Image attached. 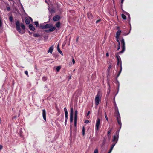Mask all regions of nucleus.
Segmentation results:
<instances>
[{
	"label": "nucleus",
	"mask_w": 153,
	"mask_h": 153,
	"mask_svg": "<svg viewBox=\"0 0 153 153\" xmlns=\"http://www.w3.org/2000/svg\"><path fill=\"white\" fill-rule=\"evenodd\" d=\"M2 25V22L0 19V26H1Z\"/></svg>",
	"instance_id": "obj_43"
},
{
	"label": "nucleus",
	"mask_w": 153,
	"mask_h": 153,
	"mask_svg": "<svg viewBox=\"0 0 153 153\" xmlns=\"http://www.w3.org/2000/svg\"><path fill=\"white\" fill-rule=\"evenodd\" d=\"M116 144H115V143H113L111 146V148H110V149L111 150H112L113 149V148L114 147V146H115V145Z\"/></svg>",
	"instance_id": "obj_29"
},
{
	"label": "nucleus",
	"mask_w": 153,
	"mask_h": 153,
	"mask_svg": "<svg viewBox=\"0 0 153 153\" xmlns=\"http://www.w3.org/2000/svg\"><path fill=\"white\" fill-rule=\"evenodd\" d=\"M57 50H58V52H59V53H60L62 55H63V54L62 53V51L60 50L59 46H58V47H57Z\"/></svg>",
	"instance_id": "obj_21"
},
{
	"label": "nucleus",
	"mask_w": 153,
	"mask_h": 153,
	"mask_svg": "<svg viewBox=\"0 0 153 153\" xmlns=\"http://www.w3.org/2000/svg\"><path fill=\"white\" fill-rule=\"evenodd\" d=\"M45 22L44 23L40 24L39 25V27L42 29H45Z\"/></svg>",
	"instance_id": "obj_10"
},
{
	"label": "nucleus",
	"mask_w": 153,
	"mask_h": 153,
	"mask_svg": "<svg viewBox=\"0 0 153 153\" xmlns=\"http://www.w3.org/2000/svg\"><path fill=\"white\" fill-rule=\"evenodd\" d=\"M87 16L89 19H92V15L90 13H88Z\"/></svg>",
	"instance_id": "obj_18"
},
{
	"label": "nucleus",
	"mask_w": 153,
	"mask_h": 153,
	"mask_svg": "<svg viewBox=\"0 0 153 153\" xmlns=\"http://www.w3.org/2000/svg\"><path fill=\"white\" fill-rule=\"evenodd\" d=\"M73 109L71 107L70 109V121L71 123H72L73 120Z\"/></svg>",
	"instance_id": "obj_5"
},
{
	"label": "nucleus",
	"mask_w": 153,
	"mask_h": 153,
	"mask_svg": "<svg viewBox=\"0 0 153 153\" xmlns=\"http://www.w3.org/2000/svg\"><path fill=\"white\" fill-rule=\"evenodd\" d=\"M29 29L32 31H34L35 30V28L33 25L32 24H30L29 25Z\"/></svg>",
	"instance_id": "obj_14"
},
{
	"label": "nucleus",
	"mask_w": 153,
	"mask_h": 153,
	"mask_svg": "<svg viewBox=\"0 0 153 153\" xmlns=\"http://www.w3.org/2000/svg\"><path fill=\"white\" fill-rule=\"evenodd\" d=\"M60 19V17L59 16L56 15L53 17V20L55 21H56L59 20Z\"/></svg>",
	"instance_id": "obj_9"
},
{
	"label": "nucleus",
	"mask_w": 153,
	"mask_h": 153,
	"mask_svg": "<svg viewBox=\"0 0 153 153\" xmlns=\"http://www.w3.org/2000/svg\"><path fill=\"white\" fill-rule=\"evenodd\" d=\"M103 143H104H104H105V142L104 141H103Z\"/></svg>",
	"instance_id": "obj_60"
},
{
	"label": "nucleus",
	"mask_w": 153,
	"mask_h": 153,
	"mask_svg": "<svg viewBox=\"0 0 153 153\" xmlns=\"http://www.w3.org/2000/svg\"><path fill=\"white\" fill-rule=\"evenodd\" d=\"M56 29V27L54 26H52L50 28L49 31L50 32H52L55 30Z\"/></svg>",
	"instance_id": "obj_13"
},
{
	"label": "nucleus",
	"mask_w": 153,
	"mask_h": 153,
	"mask_svg": "<svg viewBox=\"0 0 153 153\" xmlns=\"http://www.w3.org/2000/svg\"><path fill=\"white\" fill-rule=\"evenodd\" d=\"M117 110H118V109ZM116 117L118 124L120 125V130L121 129V127L122 123L121 121L120 116L118 111H117V114L116 116Z\"/></svg>",
	"instance_id": "obj_3"
},
{
	"label": "nucleus",
	"mask_w": 153,
	"mask_h": 153,
	"mask_svg": "<svg viewBox=\"0 0 153 153\" xmlns=\"http://www.w3.org/2000/svg\"><path fill=\"white\" fill-rule=\"evenodd\" d=\"M111 129H110V130L108 131V134H110L111 132Z\"/></svg>",
	"instance_id": "obj_40"
},
{
	"label": "nucleus",
	"mask_w": 153,
	"mask_h": 153,
	"mask_svg": "<svg viewBox=\"0 0 153 153\" xmlns=\"http://www.w3.org/2000/svg\"><path fill=\"white\" fill-rule=\"evenodd\" d=\"M85 123H88L89 122V121L88 120H86L85 121Z\"/></svg>",
	"instance_id": "obj_41"
},
{
	"label": "nucleus",
	"mask_w": 153,
	"mask_h": 153,
	"mask_svg": "<svg viewBox=\"0 0 153 153\" xmlns=\"http://www.w3.org/2000/svg\"><path fill=\"white\" fill-rule=\"evenodd\" d=\"M20 26L21 28L25 30V26L24 24H23L22 23H21L20 24Z\"/></svg>",
	"instance_id": "obj_26"
},
{
	"label": "nucleus",
	"mask_w": 153,
	"mask_h": 153,
	"mask_svg": "<svg viewBox=\"0 0 153 153\" xmlns=\"http://www.w3.org/2000/svg\"><path fill=\"white\" fill-rule=\"evenodd\" d=\"M19 2H20V0H18Z\"/></svg>",
	"instance_id": "obj_62"
},
{
	"label": "nucleus",
	"mask_w": 153,
	"mask_h": 153,
	"mask_svg": "<svg viewBox=\"0 0 153 153\" xmlns=\"http://www.w3.org/2000/svg\"><path fill=\"white\" fill-rule=\"evenodd\" d=\"M67 120L65 119V125H66V123H67Z\"/></svg>",
	"instance_id": "obj_42"
},
{
	"label": "nucleus",
	"mask_w": 153,
	"mask_h": 153,
	"mask_svg": "<svg viewBox=\"0 0 153 153\" xmlns=\"http://www.w3.org/2000/svg\"><path fill=\"white\" fill-rule=\"evenodd\" d=\"M10 7H7V10L8 11H10Z\"/></svg>",
	"instance_id": "obj_46"
},
{
	"label": "nucleus",
	"mask_w": 153,
	"mask_h": 153,
	"mask_svg": "<svg viewBox=\"0 0 153 153\" xmlns=\"http://www.w3.org/2000/svg\"><path fill=\"white\" fill-rule=\"evenodd\" d=\"M121 17H122V18L124 20L126 19V16L125 15H124L123 14H122Z\"/></svg>",
	"instance_id": "obj_23"
},
{
	"label": "nucleus",
	"mask_w": 153,
	"mask_h": 153,
	"mask_svg": "<svg viewBox=\"0 0 153 153\" xmlns=\"http://www.w3.org/2000/svg\"><path fill=\"white\" fill-rule=\"evenodd\" d=\"M52 26V25L51 24H46L45 23V29H47V28H50Z\"/></svg>",
	"instance_id": "obj_12"
},
{
	"label": "nucleus",
	"mask_w": 153,
	"mask_h": 153,
	"mask_svg": "<svg viewBox=\"0 0 153 153\" xmlns=\"http://www.w3.org/2000/svg\"><path fill=\"white\" fill-rule=\"evenodd\" d=\"M121 42L122 45V49L121 51L116 53L115 54L116 57L117 59V65H118L120 63V65L121 63V58L120 56L119 55V54L123 53L125 49V42H124V39L123 38H122V39L121 40Z\"/></svg>",
	"instance_id": "obj_1"
},
{
	"label": "nucleus",
	"mask_w": 153,
	"mask_h": 153,
	"mask_svg": "<svg viewBox=\"0 0 153 153\" xmlns=\"http://www.w3.org/2000/svg\"><path fill=\"white\" fill-rule=\"evenodd\" d=\"M111 67V65H109V67H108V68L109 69V68H110Z\"/></svg>",
	"instance_id": "obj_56"
},
{
	"label": "nucleus",
	"mask_w": 153,
	"mask_h": 153,
	"mask_svg": "<svg viewBox=\"0 0 153 153\" xmlns=\"http://www.w3.org/2000/svg\"><path fill=\"white\" fill-rule=\"evenodd\" d=\"M33 36L35 37H38L39 36V35L37 34H33Z\"/></svg>",
	"instance_id": "obj_34"
},
{
	"label": "nucleus",
	"mask_w": 153,
	"mask_h": 153,
	"mask_svg": "<svg viewBox=\"0 0 153 153\" xmlns=\"http://www.w3.org/2000/svg\"><path fill=\"white\" fill-rule=\"evenodd\" d=\"M120 46H118V47L117 48V50H118L120 49Z\"/></svg>",
	"instance_id": "obj_44"
},
{
	"label": "nucleus",
	"mask_w": 153,
	"mask_h": 153,
	"mask_svg": "<svg viewBox=\"0 0 153 153\" xmlns=\"http://www.w3.org/2000/svg\"><path fill=\"white\" fill-rule=\"evenodd\" d=\"M106 56L107 57H108L109 56V54L108 53H106Z\"/></svg>",
	"instance_id": "obj_50"
},
{
	"label": "nucleus",
	"mask_w": 153,
	"mask_h": 153,
	"mask_svg": "<svg viewBox=\"0 0 153 153\" xmlns=\"http://www.w3.org/2000/svg\"><path fill=\"white\" fill-rule=\"evenodd\" d=\"M77 116H74V121H77Z\"/></svg>",
	"instance_id": "obj_35"
},
{
	"label": "nucleus",
	"mask_w": 153,
	"mask_h": 153,
	"mask_svg": "<svg viewBox=\"0 0 153 153\" xmlns=\"http://www.w3.org/2000/svg\"><path fill=\"white\" fill-rule=\"evenodd\" d=\"M120 130H119L117 131L116 132L115 135H116V136H117L118 137H119V132Z\"/></svg>",
	"instance_id": "obj_25"
},
{
	"label": "nucleus",
	"mask_w": 153,
	"mask_h": 153,
	"mask_svg": "<svg viewBox=\"0 0 153 153\" xmlns=\"http://www.w3.org/2000/svg\"><path fill=\"white\" fill-rule=\"evenodd\" d=\"M118 93V91H117V93L116 94V95H115V96H116V95Z\"/></svg>",
	"instance_id": "obj_58"
},
{
	"label": "nucleus",
	"mask_w": 153,
	"mask_h": 153,
	"mask_svg": "<svg viewBox=\"0 0 153 153\" xmlns=\"http://www.w3.org/2000/svg\"><path fill=\"white\" fill-rule=\"evenodd\" d=\"M65 115V119L67 120V119H68V115Z\"/></svg>",
	"instance_id": "obj_48"
},
{
	"label": "nucleus",
	"mask_w": 153,
	"mask_h": 153,
	"mask_svg": "<svg viewBox=\"0 0 153 153\" xmlns=\"http://www.w3.org/2000/svg\"><path fill=\"white\" fill-rule=\"evenodd\" d=\"M100 123V118H97L96 123L95 130L96 131H98L99 129V127Z\"/></svg>",
	"instance_id": "obj_6"
},
{
	"label": "nucleus",
	"mask_w": 153,
	"mask_h": 153,
	"mask_svg": "<svg viewBox=\"0 0 153 153\" xmlns=\"http://www.w3.org/2000/svg\"><path fill=\"white\" fill-rule=\"evenodd\" d=\"M94 153H98V150L97 149H96L94 150Z\"/></svg>",
	"instance_id": "obj_36"
},
{
	"label": "nucleus",
	"mask_w": 153,
	"mask_h": 153,
	"mask_svg": "<svg viewBox=\"0 0 153 153\" xmlns=\"http://www.w3.org/2000/svg\"><path fill=\"white\" fill-rule=\"evenodd\" d=\"M118 137H119L116 136V135L114 136L112 141L114 143H115V144H116L117 143L118 140Z\"/></svg>",
	"instance_id": "obj_7"
},
{
	"label": "nucleus",
	"mask_w": 153,
	"mask_h": 153,
	"mask_svg": "<svg viewBox=\"0 0 153 153\" xmlns=\"http://www.w3.org/2000/svg\"><path fill=\"white\" fill-rule=\"evenodd\" d=\"M124 0H121V3L122 4L124 1Z\"/></svg>",
	"instance_id": "obj_53"
},
{
	"label": "nucleus",
	"mask_w": 153,
	"mask_h": 153,
	"mask_svg": "<svg viewBox=\"0 0 153 153\" xmlns=\"http://www.w3.org/2000/svg\"><path fill=\"white\" fill-rule=\"evenodd\" d=\"M42 80L43 81H45L47 80V78L45 76H43L42 77Z\"/></svg>",
	"instance_id": "obj_32"
},
{
	"label": "nucleus",
	"mask_w": 153,
	"mask_h": 153,
	"mask_svg": "<svg viewBox=\"0 0 153 153\" xmlns=\"http://www.w3.org/2000/svg\"><path fill=\"white\" fill-rule=\"evenodd\" d=\"M64 111L65 112V115H68V111L66 108H64Z\"/></svg>",
	"instance_id": "obj_22"
},
{
	"label": "nucleus",
	"mask_w": 153,
	"mask_h": 153,
	"mask_svg": "<svg viewBox=\"0 0 153 153\" xmlns=\"http://www.w3.org/2000/svg\"><path fill=\"white\" fill-rule=\"evenodd\" d=\"M61 68V66H57L56 68V70L57 71L59 72V71Z\"/></svg>",
	"instance_id": "obj_24"
},
{
	"label": "nucleus",
	"mask_w": 153,
	"mask_h": 153,
	"mask_svg": "<svg viewBox=\"0 0 153 153\" xmlns=\"http://www.w3.org/2000/svg\"><path fill=\"white\" fill-rule=\"evenodd\" d=\"M112 150H111V149H110L109 152H108V153H111V152Z\"/></svg>",
	"instance_id": "obj_51"
},
{
	"label": "nucleus",
	"mask_w": 153,
	"mask_h": 153,
	"mask_svg": "<svg viewBox=\"0 0 153 153\" xmlns=\"http://www.w3.org/2000/svg\"><path fill=\"white\" fill-rule=\"evenodd\" d=\"M116 38V40L118 43L120 42L119 41V37H115Z\"/></svg>",
	"instance_id": "obj_31"
},
{
	"label": "nucleus",
	"mask_w": 153,
	"mask_h": 153,
	"mask_svg": "<svg viewBox=\"0 0 153 153\" xmlns=\"http://www.w3.org/2000/svg\"><path fill=\"white\" fill-rule=\"evenodd\" d=\"M56 27L57 28H59L60 27L61 23L59 22H57L55 25Z\"/></svg>",
	"instance_id": "obj_16"
},
{
	"label": "nucleus",
	"mask_w": 153,
	"mask_h": 153,
	"mask_svg": "<svg viewBox=\"0 0 153 153\" xmlns=\"http://www.w3.org/2000/svg\"><path fill=\"white\" fill-rule=\"evenodd\" d=\"M119 85H118V92L119 89Z\"/></svg>",
	"instance_id": "obj_57"
},
{
	"label": "nucleus",
	"mask_w": 153,
	"mask_h": 153,
	"mask_svg": "<svg viewBox=\"0 0 153 153\" xmlns=\"http://www.w3.org/2000/svg\"><path fill=\"white\" fill-rule=\"evenodd\" d=\"M29 18L31 20V21H33L31 17H30Z\"/></svg>",
	"instance_id": "obj_55"
},
{
	"label": "nucleus",
	"mask_w": 153,
	"mask_h": 153,
	"mask_svg": "<svg viewBox=\"0 0 153 153\" xmlns=\"http://www.w3.org/2000/svg\"><path fill=\"white\" fill-rule=\"evenodd\" d=\"M72 62L73 64H74L75 63V61L74 59H72Z\"/></svg>",
	"instance_id": "obj_39"
},
{
	"label": "nucleus",
	"mask_w": 153,
	"mask_h": 153,
	"mask_svg": "<svg viewBox=\"0 0 153 153\" xmlns=\"http://www.w3.org/2000/svg\"><path fill=\"white\" fill-rule=\"evenodd\" d=\"M85 128L84 126H83L82 127V134L83 136H84L85 134Z\"/></svg>",
	"instance_id": "obj_17"
},
{
	"label": "nucleus",
	"mask_w": 153,
	"mask_h": 153,
	"mask_svg": "<svg viewBox=\"0 0 153 153\" xmlns=\"http://www.w3.org/2000/svg\"><path fill=\"white\" fill-rule=\"evenodd\" d=\"M121 33V30H118L116 33L115 37H119V36Z\"/></svg>",
	"instance_id": "obj_11"
},
{
	"label": "nucleus",
	"mask_w": 153,
	"mask_h": 153,
	"mask_svg": "<svg viewBox=\"0 0 153 153\" xmlns=\"http://www.w3.org/2000/svg\"><path fill=\"white\" fill-rule=\"evenodd\" d=\"M105 119H106V120H107V121H108V119L107 117V115L106 114L105 111Z\"/></svg>",
	"instance_id": "obj_28"
},
{
	"label": "nucleus",
	"mask_w": 153,
	"mask_h": 153,
	"mask_svg": "<svg viewBox=\"0 0 153 153\" xmlns=\"http://www.w3.org/2000/svg\"><path fill=\"white\" fill-rule=\"evenodd\" d=\"M114 103L115 105H116V103H115V102L114 101Z\"/></svg>",
	"instance_id": "obj_59"
},
{
	"label": "nucleus",
	"mask_w": 153,
	"mask_h": 153,
	"mask_svg": "<svg viewBox=\"0 0 153 153\" xmlns=\"http://www.w3.org/2000/svg\"><path fill=\"white\" fill-rule=\"evenodd\" d=\"M90 111H88V113H87V116H88V115H89V114H90Z\"/></svg>",
	"instance_id": "obj_47"
},
{
	"label": "nucleus",
	"mask_w": 153,
	"mask_h": 153,
	"mask_svg": "<svg viewBox=\"0 0 153 153\" xmlns=\"http://www.w3.org/2000/svg\"><path fill=\"white\" fill-rule=\"evenodd\" d=\"M122 70V63H121V65H120V71H119L117 77H118L119 76Z\"/></svg>",
	"instance_id": "obj_19"
},
{
	"label": "nucleus",
	"mask_w": 153,
	"mask_h": 153,
	"mask_svg": "<svg viewBox=\"0 0 153 153\" xmlns=\"http://www.w3.org/2000/svg\"><path fill=\"white\" fill-rule=\"evenodd\" d=\"M25 22L27 24H28L30 23V20L28 19H25Z\"/></svg>",
	"instance_id": "obj_20"
},
{
	"label": "nucleus",
	"mask_w": 153,
	"mask_h": 153,
	"mask_svg": "<svg viewBox=\"0 0 153 153\" xmlns=\"http://www.w3.org/2000/svg\"><path fill=\"white\" fill-rule=\"evenodd\" d=\"M78 38H77V39L76 40V41H77L78 40Z\"/></svg>",
	"instance_id": "obj_61"
},
{
	"label": "nucleus",
	"mask_w": 153,
	"mask_h": 153,
	"mask_svg": "<svg viewBox=\"0 0 153 153\" xmlns=\"http://www.w3.org/2000/svg\"><path fill=\"white\" fill-rule=\"evenodd\" d=\"M25 73L27 76H28V72L27 71H25Z\"/></svg>",
	"instance_id": "obj_38"
},
{
	"label": "nucleus",
	"mask_w": 153,
	"mask_h": 153,
	"mask_svg": "<svg viewBox=\"0 0 153 153\" xmlns=\"http://www.w3.org/2000/svg\"><path fill=\"white\" fill-rule=\"evenodd\" d=\"M120 42L118 43V46H120Z\"/></svg>",
	"instance_id": "obj_52"
},
{
	"label": "nucleus",
	"mask_w": 153,
	"mask_h": 153,
	"mask_svg": "<svg viewBox=\"0 0 153 153\" xmlns=\"http://www.w3.org/2000/svg\"><path fill=\"white\" fill-rule=\"evenodd\" d=\"M13 17L12 16H11L9 18V20L11 22H13Z\"/></svg>",
	"instance_id": "obj_30"
},
{
	"label": "nucleus",
	"mask_w": 153,
	"mask_h": 153,
	"mask_svg": "<svg viewBox=\"0 0 153 153\" xmlns=\"http://www.w3.org/2000/svg\"><path fill=\"white\" fill-rule=\"evenodd\" d=\"M78 111L77 110L75 111L74 116H77Z\"/></svg>",
	"instance_id": "obj_33"
},
{
	"label": "nucleus",
	"mask_w": 153,
	"mask_h": 153,
	"mask_svg": "<svg viewBox=\"0 0 153 153\" xmlns=\"http://www.w3.org/2000/svg\"><path fill=\"white\" fill-rule=\"evenodd\" d=\"M128 18H129V19L130 20V15H129V14H128Z\"/></svg>",
	"instance_id": "obj_54"
},
{
	"label": "nucleus",
	"mask_w": 153,
	"mask_h": 153,
	"mask_svg": "<svg viewBox=\"0 0 153 153\" xmlns=\"http://www.w3.org/2000/svg\"><path fill=\"white\" fill-rule=\"evenodd\" d=\"M3 146L1 145H0V150H1Z\"/></svg>",
	"instance_id": "obj_45"
},
{
	"label": "nucleus",
	"mask_w": 153,
	"mask_h": 153,
	"mask_svg": "<svg viewBox=\"0 0 153 153\" xmlns=\"http://www.w3.org/2000/svg\"><path fill=\"white\" fill-rule=\"evenodd\" d=\"M20 24L19 21H17L16 22V28L17 31L19 33L23 34L24 32L23 31H22L20 28Z\"/></svg>",
	"instance_id": "obj_2"
},
{
	"label": "nucleus",
	"mask_w": 153,
	"mask_h": 153,
	"mask_svg": "<svg viewBox=\"0 0 153 153\" xmlns=\"http://www.w3.org/2000/svg\"><path fill=\"white\" fill-rule=\"evenodd\" d=\"M77 121H74V126L76 127L77 125Z\"/></svg>",
	"instance_id": "obj_37"
},
{
	"label": "nucleus",
	"mask_w": 153,
	"mask_h": 153,
	"mask_svg": "<svg viewBox=\"0 0 153 153\" xmlns=\"http://www.w3.org/2000/svg\"><path fill=\"white\" fill-rule=\"evenodd\" d=\"M53 46H51L49 48V50H48V52L50 53L51 54L52 53L53 51Z\"/></svg>",
	"instance_id": "obj_15"
},
{
	"label": "nucleus",
	"mask_w": 153,
	"mask_h": 153,
	"mask_svg": "<svg viewBox=\"0 0 153 153\" xmlns=\"http://www.w3.org/2000/svg\"><path fill=\"white\" fill-rule=\"evenodd\" d=\"M99 92L97 93V95H96L95 99V104L96 105H98L99 104L100 101V95L99 94Z\"/></svg>",
	"instance_id": "obj_4"
},
{
	"label": "nucleus",
	"mask_w": 153,
	"mask_h": 153,
	"mask_svg": "<svg viewBox=\"0 0 153 153\" xmlns=\"http://www.w3.org/2000/svg\"><path fill=\"white\" fill-rule=\"evenodd\" d=\"M100 21V20H97V21H96V23H98Z\"/></svg>",
	"instance_id": "obj_49"
},
{
	"label": "nucleus",
	"mask_w": 153,
	"mask_h": 153,
	"mask_svg": "<svg viewBox=\"0 0 153 153\" xmlns=\"http://www.w3.org/2000/svg\"><path fill=\"white\" fill-rule=\"evenodd\" d=\"M35 25L37 27H39V24L38 22L37 21H36L34 22Z\"/></svg>",
	"instance_id": "obj_27"
},
{
	"label": "nucleus",
	"mask_w": 153,
	"mask_h": 153,
	"mask_svg": "<svg viewBox=\"0 0 153 153\" xmlns=\"http://www.w3.org/2000/svg\"><path fill=\"white\" fill-rule=\"evenodd\" d=\"M42 116L44 120L46 121V112L45 109L42 110Z\"/></svg>",
	"instance_id": "obj_8"
}]
</instances>
